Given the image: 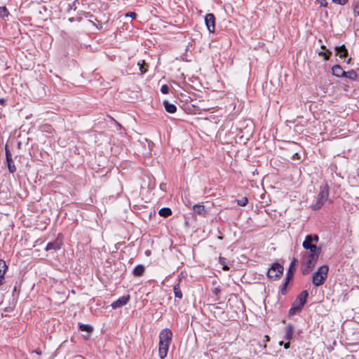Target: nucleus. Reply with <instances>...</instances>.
Returning <instances> with one entry per match:
<instances>
[{
    "mask_svg": "<svg viewBox=\"0 0 359 359\" xmlns=\"http://www.w3.org/2000/svg\"><path fill=\"white\" fill-rule=\"evenodd\" d=\"M193 210L195 213L205 216L207 214V210L205 208V206L203 205L196 204L193 206Z\"/></svg>",
    "mask_w": 359,
    "mask_h": 359,
    "instance_id": "2eb2a0df",
    "label": "nucleus"
},
{
    "mask_svg": "<svg viewBox=\"0 0 359 359\" xmlns=\"http://www.w3.org/2000/svg\"><path fill=\"white\" fill-rule=\"evenodd\" d=\"M248 200L246 197H243L242 198L237 201L238 205L240 206H245L248 203Z\"/></svg>",
    "mask_w": 359,
    "mask_h": 359,
    "instance_id": "a878e982",
    "label": "nucleus"
},
{
    "mask_svg": "<svg viewBox=\"0 0 359 359\" xmlns=\"http://www.w3.org/2000/svg\"><path fill=\"white\" fill-rule=\"evenodd\" d=\"M289 347H290V342H289V341H288L287 343H285V344H284V348L287 349V348H288Z\"/></svg>",
    "mask_w": 359,
    "mask_h": 359,
    "instance_id": "e433bc0d",
    "label": "nucleus"
},
{
    "mask_svg": "<svg viewBox=\"0 0 359 359\" xmlns=\"http://www.w3.org/2000/svg\"><path fill=\"white\" fill-rule=\"evenodd\" d=\"M79 328L81 331L86 332L87 334L84 335V338L88 339L90 337V333L93 332V327L89 325L80 324Z\"/></svg>",
    "mask_w": 359,
    "mask_h": 359,
    "instance_id": "dca6fc26",
    "label": "nucleus"
},
{
    "mask_svg": "<svg viewBox=\"0 0 359 359\" xmlns=\"http://www.w3.org/2000/svg\"><path fill=\"white\" fill-rule=\"evenodd\" d=\"M332 2L339 4V5H345L348 2V0H332Z\"/></svg>",
    "mask_w": 359,
    "mask_h": 359,
    "instance_id": "7c9ffc66",
    "label": "nucleus"
},
{
    "mask_svg": "<svg viewBox=\"0 0 359 359\" xmlns=\"http://www.w3.org/2000/svg\"><path fill=\"white\" fill-rule=\"evenodd\" d=\"M163 105L166 111L170 114H173L176 111L177 108L176 106L172 103H170L168 101H164Z\"/></svg>",
    "mask_w": 359,
    "mask_h": 359,
    "instance_id": "f3484780",
    "label": "nucleus"
},
{
    "mask_svg": "<svg viewBox=\"0 0 359 359\" xmlns=\"http://www.w3.org/2000/svg\"><path fill=\"white\" fill-rule=\"evenodd\" d=\"M351 61V58H349L347 61V63H349V62Z\"/></svg>",
    "mask_w": 359,
    "mask_h": 359,
    "instance_id": "37998d69",
    "label": "nucleus"
},
{
    "mask_svg": "<svg viewBox=\"0 0 359 359\" xmlns=\"http://www.w3.org/2000/svg\"><path fill=\"white\" fill-rule=\"evenodd\" d=\"M8 15V11L6 7H0V17L5 18Z\"/></svg>",
    "mask_w": 359,
    "mask_h": 359,
    "instance_id": "b1692460",
    "label": "nucleus"
},
{
    "mask_svg": "<svg viewBox=\"0 0 359 359\" xmlns=\"http://www.w3.org/2000/svg\"><path fill=\"white\" fill-rule=\"evenodd\" d=\"M172 337V333L169 329H164L159 334L158 354L161 359L167 356Z\"/></svg>",
    "mask_w": 359,
    "mask_h": 359,
    "instance_id": "f257e3e1",
    "label": "nucleus"
},
{
    "mask_svg": "<svg viewBox=\"0 0 359 359\" xmlns=\"http://www.w3.org/2000/svg\"><path fill=\"white\" fill-rule=\"evenodd\" d=\"M288 283L289 282H287V278H285V283L283 285L282 288H281L282 294H285Z\"/></svg>",
    "mask_w": 359,
    "mask_h": 359,
    "instance_id": "2f4dec72",
    "label": "nucleus"
},
{
    "mask_svg": "<svg viewBox=\"0 0 359 359\" xmlns=\"http://www.w3.org/2000/svg\"><path fill=\"white\" fill-rule=\"evenodd\" d=\"M319 237L316 234L307 235L302 243V247L306 250V252L320 253L321 248L317 247Z\"/></svg>",
    "mask_w": 359,
    "mask_h": 359,
    "instance_id": "7ed1b4c3",
    "label": "nucleus"
},
{
    "mask_svg": "<svg viewBox=\"0 0 359 359\" xmlns=\"http://www.w3.org/2000/svg\"><path fill=\"white\" fill-rule=\"evenodd\" d=\"M61 243L58 241L50 242L46 247V250L48 251L50 250H58L60 248Z\"/></svg>",
    "mask_w": 359,
    "mask_h": 359,
    "instance_id": "a211bd4d",
    "label": "nucleus"
},
{
    "mask_svg": "<svg viewBox=\"0 0 359 359\" xmlns=\"http://www.w3.org/2000/svg\"><path fill=\"white\" fill-rule=\"evenodd\" d=\"M353 13L355 15H359V1H358L354 6Z\"/></svg>",
    "mask_w": 359,
    "mask_h": 359,
    "instance_id": "c85d7f7f",
    "label": "nucleus"
},
{
    "mask_svg": "<svg viewBox=\"0 0 359 359\" xmlns=\"http://www.w3.org/2000/svg\"><path fill=\"white\" fill-rule=\"evenodd\" d=\"M126 17H130L132 18H135L136 17V13L133 12H129L126 14Z\"/></svg>",
    "mask_w": 359,
    "mask_h": 359,
    "instance_id": "473e14b6",
    "label": "nucleus"
},
{
    "mask_svg": "<svg viewBox=\"0 0 359 359\" xmlns=\"http://www.w3.org/2000/svg\"><path fill=\"white\" fill-rule=\"evenodd\" d=\"M302 309H297V307L292 304V306L290 308V311H289V315L290 316H293L297 312H299Z\"/></svg>",
    "mask_w": 359,
    "mask_h": 359,
    "instance_id": "bb28decb",
    "label": "nucleus"
},
{
    "mask_svg": "<svg viewBox=\"0 0 359 359\" xmlns=\"http://www.w3.org/2000/svg\"><path fill=\"white\" fill-rule=\"evenodd\" d=\"M336 55L341 59H345L348 56V50L345 45L335 47Z\"/></svg>",
    "mask_w": 359,
    "mask_h": 359,
    "instance_id": "9b49d317",
    "label": "nucleus"
},
{
    "mask_svg": "<svg viewBox=\"0 0 359 359\" xmlns=\"http://www.w3.org/2000/svg\"><path fill=\"white\" fill-rule=\"evenodd\" d=\"M7 269V266L3 259H0V275L4 276L6 273V271Z\"/></svg>",
    "mask_w": 359,
    "mask_h": 359,
    "instance_id": "5701e85b",
    "label": "nucleus"
},
{
    "mask_svg": "<svg viewBox=\"0 0 359 359\" xmlns=\"http://www.w3.org/2000/svg\"><path fill=\"white\" fill-rule=\"evenodd\" d=\"M331 54H332V53H331L330 50H326V52H320V53H318V55H319L320 56H323V57H324V59H325V60H329L330 56V55H331Z\"/></svg>",
    "mask_w": 359,
    "mask_h": 359,
    "instance_id": "393cba45",
    "label": "nucleus"
},
{
    "mask_svg": "<svg viewBox=\"0 0 359 359\" xmlns=\"http://www.w3.org/2000/svg\"><path fill=\"white\" fill-rule=\"evenodd\" d=\"M129 299H130L129 295L123 296V297L118 298L116 301L114 302L111 304V307L114 309L120 308V307L126 305L128 303V302L129 301Z\"/></svg>",
    "mask_w": 359,
    "mask_h": 359,
    "instance_id": "9d476101",
    "label": "nucleus"
},
{
    "mask_svg": "<svg viewBox=\"0 0 359 359\" xmlns=\"http://www.w3.org/2000/svg\"><path fill=\"white\" fill-rule=\"evenodd\" d=\"M357 76L358 74L354 70L345 72V74H344V77L348 78L351 80L356 79Z\"/></svg>",
    "mask_w": 359,
    "mask_h": 359,
    "instance_id": "aec40b11",
    "label": "nucleus"
},
{
    "mask_svg": "<svg viewBox=\"0 0 359 359\" xmlns=\"http://www.w3.org/2000/svg\"><path fill=\"white\" fill-rule=\"evenodd\" d=\"M332 72L333 75L337 77H342L345 74V71L339 65H334L332 68Z\"/></svg>",
    "mask_w": 359,
    "mask_h": 359,
    "instance_id": "ddd939ff",
    "label": "nucleus"
},
{
    "mask_svg": "<svg viewBox=\"0 0 359 359\" xmlns=\"http://www.w3.org/2000/svg\"><path fill=\"white\" fill-rule=\"evenodd\" d=\"M321 48L323 49V50H326V47L324 45L321 46Z\"/></svg>",
    "mask_w": 359,
    "mask_h": 359,
    "instance_id": "a19ab883",
    "label": "nucleus"
},
{
    "mask_svg": "<svg viewBox=\"0 0 359 359\" xmlns=\"http://www.w3.org/2000/svg\"><path fill=\"white\" fill-rule=\"evenodd\" d=\"M169 88L167 85H163L161 88V91L163 94H167L168 93Z\"/></svg>",
    "mask_w": 359,
    "mask_h": 359,
    "instance_id": "c756f323",
    "label": "nucleus"
},
{
    "mask_svg": "<svg viewBox=\"0 0 359 359\" xmlns=\"http://www.w3.org/2000/svg\"><path fill=\"white\" fill-rule=\"evenodd\" d=\"M223 269H224V271H227V270H229V267H228L227 266H223Z\"/></svg>",
    "mask_w": 359,
    "mask_h": 359,
    "instance_id": "ea45409f",
    "label": "nucleus"
},
{
    "mask_svg": "<svg viewBox=\"0 0 359 359\" xmlns=\"http://www.w3.org/2000/svg\"><path fill=\"white\" fill-rule=\"evenodd\" d=\"M294 334V327L291 324H288L285 328V334L284 336V339L285 340L290 341L292 339Z\"/></svg>",
    "mask_w": 359,
    "mask_h": 359,
    "instance_id": "4468645a",
    "label": "nucleus"
},
{
    "mask_svg": "<svg viewBox=\"0 0 359 359\" xmlns=\"http://www.w3.org/2000/svg\"><path fill=\"white\" fill-rule=\"evenodd\" d=\"M144 272V267L142 265H137L133 270V275L135 276H141Z\"/></svg>",
    "mask_w": 359,
    "mask_h": 359,
    "instance_id": "6ab92c4d",
    "label": "nucleus"
},
{
    "mask_svg": "<svg viewBox=\"0 0 359 359\" xmlns=\"http://www.w3.org/2000/svg\"><path fill=\"white\" fill-rule=\"evenodd\" d=\"M173 290H174V294H175V297L179 298V299L182 298V293L180 290L179 283L174 286Z\"/></svg>",
    "mask_w": 359,
    "mask_h": 359,
    "instance_id": "4be33fe9",
    "label": "nucleus"
},
{
    "mask_svg": "<svg viewBox=\"0 0 359 359\" xmlns=\"http://www.w3.org/2000/svg\"><path fill=\"white\" fill-rule=\"evenodd\" d=\"M298 260L296 258H293L292 261L290 263L289 269L287 273V282H289L293 277L294 266L297 264Z\"/></svg>",
    "mask_w": 359,
    "mask_h": 359,
    "instance_id": "f8f14e48",
    "label": "nucleus"
},
{
    "mask_svg": "<svg viewBox=\"0 0 359 359\" xmlns=\"http://www.w3.org/2000/svg\"><path fill=\"white\" fill-rule=\"evenodd\" d=\"M205 22L208 31L211 33L215 30V18L212 13H208L205 16Z\"/></svg>",
    "mask_w": 359,
    "mask_h": 359,
    "instance_id": "6e6552de",
    "label": "nucleus"
},
{
    "mask_svg": "<svg viewBox=\"0 0 359 359\" xmlns=\"http://www.w3.org/2000/svg\"><path fill=\"white\" fill-rule=\"evenodd\" d=\"M4 278V276L0 275V285L2 284Z\"/></svg>",
    "mask_w": 359,
    "mask_h": 359,
    "instance_id": "4c0bfd02",
    "label": "nucleus"
},
{
    "mask_svg": "<svg viewBox=\"0 0 359 359\" xmlns=\"http://www.w3.org/2000/svg\"><path fill=\"white\" fill-rule=\"evenodd\" d=\"M329 196V187L325 184L320 187L319 194L315 203L312 205V209L317 210L321 208L324 203L327 201Z\"/></svg>",
    "mask_w": 359,
    "mask_h": 359,
    "instance_id": "39448f33",
    "label": "nucleus"
},
{
    "mask_svg": "<svg viewBox=\"0 0 359 359\" xmlns=\"http://www.w3.org/2000/svg\"><path fill=\"white\" fill-rule=\"evenodd\" d=\"M283 344V341H282L279 342L280 345H282Z\"/></svg>",
    "mask_w": 359,
    "mask_h": 359,
    "instance_id": "79ce46f5",
    "label": "nucleus"
},
{
    "mask_svg": "<svg viewBox=\"0 0 359 359\" xmlns=\"http://www.w3.org/2000/svg\"><path fill=\"white\" fill-rule=\"evenodd\" d=\"M308 294V292L306 290H304L297 296L293 303L297 309H302L303 308L306 303Z\"/></svg>",
    "mask_w": 359,
    "mask_h": 359,
    "instance_id": "0eeeda50",
    "label": "nucleus"
},
{
    "mask_svg": "<svg viewBox=\"0 0 359 359\" xmlns=\"http://www.w3.org/2000/svg\"><path fill=\"white\" fill-rule=\"evenodd\" d=\"M220 292V290L218 287H215L213 290V293L216 295H217Z\"/></svg>",
    "mask_w": 359,
    "mask_h": 359,
    "instance_id": "f704fd0d",
    "label": "nucleus"
},
{
    "mask_svg": "<svg viewBox=\"0 0 359 359\" xmlns=\"http://www.w3.org/2000/svg\"><path fill=\"white\" fill-rule=\"evenodd\" d=\"M319 2L322 6H327V5L326 0H319Z\"/></svg>",
    "mask_w": 359,
    "mask_h": 359,
    "instance_id": "72a5a7b5",
    "label": "nucleus"
},
{
    "mask_svg": "<svg viewBox=\"0 0 359 359\" xmlns=\"http://www.w3.org/2000/svg\"><path fill=\"white\" fill-rule=\"evenodd\" d=\"M158 214L162 217H167L171 215L172 211L169 208H163L159 210Z\"/></svg>",
    "mask_w": 359,
    "mask_h": 359,
    "instance_id": "412c9836",
    "label": "nucleus"
},
{
    "mask_svg": "<svg viewBox=\"0 0 359 359\" xmlns=\"http://www.w3.org/2000/svg\"><path fill=\"white\" fill-rule=\"evenodd\" d=\"M265 339L266 341H269L270 340V337L268 335H265Z\"/></svg>",
    "mask_w": 359,
    "mask_h": 359,
    "instance_id": "58836bf2",
    "label": "nucleus"
},
{
    "mask_svg": "<svg viewBox=\"0 0 359 359\" xmlns=\"http://www.w3.org/2000/svg\"><path fill=\"white\" fill-rule=\"evenodd\" d=\"M283 273V266L280 264L275 263L269 269L267 276L269 278L276 280L279 278Z\"/></svg>",
    "mask_w": 359,
    "mask_h": 359,
    "instance_id": "423d86ee",
    "label": "nucleus"
},
{
    "mask_svg": "<svg viewBox=\"0 0 359 359\" xmlns=\"http://www.w3.org/2000/svg\"><path fill=\"white\" fill-rule=\"evenodd\" d=\"M6 158L7 162V167L11 173H13L16 170L15 165L12 159V154L10 150L6 147Z\"/></svg>",
    "mask_w": 359,
    "mask_h": 359,
    "instance_id": "1a4fd4ad",
    "label": "nucleus"
},
{
    "mask_svg": "<svg viewBox=\"0 0 359 359\" xmlns=\"http://www.w3.org/2000/svg\"><path fill=\"white\" fill-rule=\"evenodd\" d=\"M5 103H6V100H5V99H4V98H1V99H0V104H1V105H4V104H5Z\"/></svg>",
    "mask_w": 359,
    "mask_h": 359,
    "instance_id": "c9c22d12",
    "label": "nucleus"
},
{
    "mask_svg": "<svg viewBox=\"0 0 359 359\" xmlns=\"http://www.w3.org/2000/svg\"><path fill=\"white\" fill-rule=\"evenodd\" d=\"M329 267L327 265H323L320 266L317 271H316L312 278L313 284L315 286H320L325 283L327 278Z\"/></svg>",
    "mask_w": 359,
    "mask_h": 359,
    "instance_id": "20e7f679",
    "label": "nucleus"
},
{
    "mask_svg": "<svg viewBox=\"0 0 359 359\" xmlns=\"http://www.w3.org/2000/svg\"><path fill=\"white\" fill-rule=\"evenodd\" d=\"M320 253L304 252L301 259L302 271L303 274L309 273L315 267Z\"/></svg>",
    "mask_w": 359,
    "mask_h": 359,
    "instance_id": "f03ea898",
    "label": "nucleus"
},
{
    "mask_svg": "<svg viewBox=\"0 0 359 359\" xmlns=\"http://www.w3.org/2000/svg\"><path fill=\"white\" fill-rule=\"evenodd\" d=\"M143 65H145L144 60H142L141 62H139L137 63V65L140 66V70L142 74H144V73H145L147 72V69H145Z\"/></svg>",
    "mask_w": 359,
    "mask_h": 359,
    "instance_id": "cd10ccee",
    "label": "nucleus"
}]
</instances>
